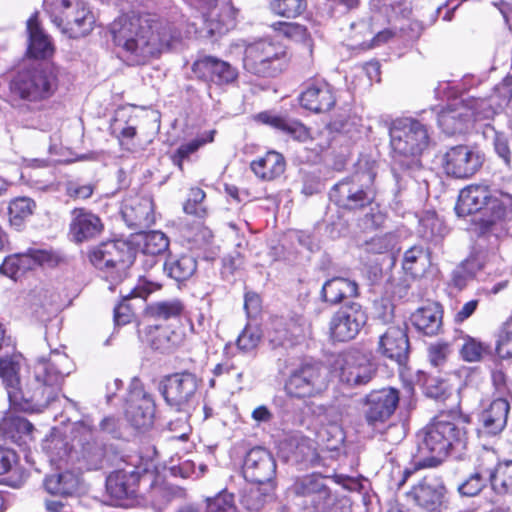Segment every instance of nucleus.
Segmentation results:
<instances>
[{"label":"nucleus","instance_id":"f257e3e1","mask_svg":"<svg viewBox=\"0 0 512 512\" xmlns=\"http://www.w3.org/2000/svg\"><path fill=\"white\" fill-rule=\"evenodd\" d=\"M21 356L13 354L0 358V378L7 391L10 406L15 410L42 412L58 397L64 378L73 368L72 360L63 352L53 350L33 365V375L23 387L19 371Z\"/></svg>","mask_w":512,"mask_h":512},{"label":"nucleus","instance_id":"f03ea898","mask_svg":"<svg viewBox=\"0 0 512 512\" xmlns=\"http://www.w3.org/2000/svg\"><path fill=\"white\" fill-rule=\"evenodd\" d=\"M120 57L129 65H142L169 49L174 38L170 27L155 15L129 11L119 15L109 27Z\"/></svg>","mask_w":512,"mask_h":512},{"label":"nucleus","instance_id":"7ed1b4c3","mask_svg":"<svg viewBox=\"0 0 512 512\" xmlns=\"http://www.w3.org/2000/svg\"><path fill=\"white\" fill-rule=\"evenodd\" d=\"M394 166L393 177L399 190L407 186L412 173L421 169L420 156L431 144L426 124L412 117L398 118L389 128Z\"/></svg>","mask_w":512,"mask_h":512},{"label":"nucleus","instance_id":"20e7f679","mask_svg":"<svg viewBox=\"0 0 512 512\" xmlns=\"http://www.w3.org/2000/svg\"><path fill=\"white\" fill-rule=\"evenodd\" d=\"M421 453L430 454L439 464L447 456L461 459L468 445V435L456 412H441L417 433Z\"/></svg>","mask_w":512,"mask_h":512},{"label":"nucleus","instance_id":"39448f33","mask_svg":"<svg viewBox=\"0 0 512 512\" xmlns=\"http://www.w3.org/2000/svg\"><path fill=\"white\" fill-rule=\"evenodd\" d=\"M136 253V248L129 241L116 239L93 246L88 251V259L108 281L117 284L127 277Z\"/></svg>","mask_w":512,"mask_h":512},{"label":"nucleus","instance_id":"423d86ee","mask_svg":"<svg viewBox=\"0 0 512 512\" xmlns=\"http://www.w3.org/2000/svg\"><path fill=\"white\" fill-rule=\"evenodd\" d=\"M375 177L376 172L372 167L356 170L332 187L329 193L330 200L346 210L364 209L375 199Z\"/></svg>","mask_w":512,"mask_h":512},{"label":"nucleus","instance_id":"0eeeda50","mask_svg":"<svg viewBox=\"0 0 512 512\" xmlns=\"http://www.w3.org/2000/svg\"><path fill=\"white\" fill-rule=\"evenodd\" d=\"M295 503L306 512H349L333 496L326 478L312 473L297 478L290 488Z\"/></svg>","mask_w":512,"mask_h":512},{"label":"nucleus","instance_id":"6e6552de","mask_svg":"<svg viewBox=\"0 0 512 512\" xmlns=\"http://www.w3.org/2000/svg\"><path fill=\"white\" fill-rule=\"evenodd\" d=\"M44 10L52 23L70 38L87 35L95 22L89 7L81 0H44Z\"/></svg>","mask_w":512,"mask_h":512},{"label":"nucleus","instance_id":"1a4fd4ad","mask_svg":"<svg viewBox=\"0 0 512 512\" xmlns=\"http://www.w3.org/2000/svg\"><path fill=\"white\" fill-rule=\"evenodd\" d=\"M96 428L89 416L72 424L70 435L74 446L73 463L82 470H100L108 463L107 451L104 444L95 438Z\"/></svg>","mask_w":512,"mask_h":512},{"label":"nucleus","instance_id":"9d476101","mask_svg":"<svg viewBox=\"0 0 512 512\" xmlns=\"http://www.w3.org/2000/svg\"><path fill=\"white\" fill-rule=\"evenodd\" d=\"M244 47L243 66L251 74L262 77H274L279 74L285 64L284 47L269 38H260L247 43Z\"/></svg>","mask_w":512,"mask_h":512},{"label":"nucleus","instance_id":"9b49d317","mask_svg":"<svg viewBox=\"0 0 512 512\" xmlns=\"http://www.w3.org/2000/svg\"><path fill=\"white\" fill-rule=\"evenodd\" d=\"M57 89V74L50 65L19 72L12 90L21 99L38 102L50 98Z\"/></svg>","mask_w":512,"mask_h":512},{"label":"nucleus","instance_id":"f8f14e48","mask_svg":"<svg viewBox=\"0 0 512 512\" xmlns=\"http://www.w3.org/2000/svg\"><path fill=\"white\" fill-rule=\"evenodd\" d=\"M333 368L339 381L348 387L367 385L377 373V366L371 355L359 349H349L340 353L333 363Z\"/></svg>","mask_w":512,"mask_h":512},{"label":"nucleus","instance_id":"ddd939ff","mask_svg":"<svg viewBox=\"0 0 512 512\" xmlns=\"http://www.w3.org/2000/svg\"><path fill=\"white\" fill-rule=\"evenodd\" d=\"M326 387L327 379L322 364L305 360L291 370L284 389L290 397L302 399L319 395Z\"/></svg>","mask_w":512,"mask_h":512},{"label":"nucleus","instance_id":"4468645a","mask_svg":"<svg viewBox=\"0 0 512 512\" xmlns=\"http://www.w3.org/2000/svg\"><path fill=\"white\" fill-rule=\"evenodd\" d=\"M200 381L189 371L165 376L159 384V391L166 404L177 412L187 411L195 401Z\"/></svg>","mask_w":512,"mask_h":512},{"label":"nucleus","instance_id":"2eb2a0df","mask_svg":"<svg viewBox=\"0 0 512 512\" xmlns=\"http://www.w3.org/2000/svg\"><path fill=\"white\" fill-rule=\"evenodd\" d=\"M153 463L148 459L135 455L130 457V461L112 472L106 479L107 493L115 500H123L134 497L136 488L141 476L150 472Z\"/></svg>","mask_w":512,"mask_h":512},{"label":"nucleus","instance_id":"dca6fc26","mask_svg":"<svg viewBox=\"0 0 512 512\" xmlns=\"http://www.w3.org/2000/svg\"><path fill=\"white\" fill-rule=\"evenodd\" d=\"M400 401L399 391L385 387L370 391L362 400L363 417L368 426L376 429L394 415Z\"/></svg>","mask_w":512,"mask_h":512},{"label":"nucleus","instance_id":"f3484780","mask_svg":"<svg viewBox=\"0 0 512 512\" xmlns=\"http://www.w3.org/2000/svg\"><path fill=\"white\" fill-rule=\"evenodd\" d=\"M367 322L363 307L356 302L341 306L329 322L330 338L336 342H347L356 338Z\"/></svg>","mask_w":512,"mask_h":512},{"label":"nucleus","instance_id":"a211bd4d","mask_svg":"<svg viewBox=\"0 0 512 512\" xmlns=\"http://www.w3.org/2000/svg\"><path fill=\"white\" fill-rule=\"evenodd\" d=\"M276 471V459L268 449L256 446L246 453L242 465V474L245 480L256 485L274 488Z\"/></svg>","mask_w":512,"mask_h":512},{"label":"nucleus","instance_id":"6ab92c4d","mask_svg":"<svg viewBox=\"0 0 512 512\" xmlns=\"http://www.w3.org/2000/svg\"><path fill=\"white\" fill-rule=\"evenodd\" d=\"M483 162L484 155L477 148L468 145L450 147L442 157L445 173L459 179L473 176Z\"/></svg>","mask_w":512,"mask_h":512},{"label":"nucleus","instance_id":"aec40b11","mask_svg":"<svg viewBox=\"0 0 512 512\" xmlns=\"http://www.w3.org/2000/svg\"><path fill=\"white\" fill-rule=\"evenodd\" d=\"M424 512H442L446 509V487L436 476H425L406 494Z\"/></svg>","mask_w":512,"mask_h":512},{"label":"nucleus","instance_id":"412c9836","mask_svg":"<svg viewBox=\"0 0 512 512\" xmlns=\"http://www.w3.org/2000/svg\"><path fill=\"white\" fill-rule=\"evenodd\" d=\"M477 106L483 107L485 110L483 117H489L492 114L490 105L486 100L476 101L473 107H467L462 102H457L449 105L438 114L439 127L447 135L463 133L473 117H481V113L476 110Z\"/></svg>","mask_w":512,"mask_h":512},{"label":"nucleus","instance_id":"4be33fe9","mask_svg":"<svg viewBox=\"0 0 512 512\" xmlns=\"http://www.w3.org/2000/svg\"><path fill=\"white\" fill-rule=\"evenodd\" d=\"M485 206L495 210V218L497 219L505 218L507 215V209L503 207L498 199L491 198L485 187L474 185L467 186L460 191L455 211L458 216L464 217L480 211Z\"/></svg>","mask_w":512,"mask_h":512},{"label":"nucleus","instance_id":"5701e85b","mask_svg":"<svg viewBox=\"0 0 512 512\" xmlns=\"http://www.w3.org/2000/svg\"><path fill=\"white\" fill-rule=\"evenodd\" d=\"M126 413L136 428H146L152 425L155 415V402L139 380L134 379L130 385Z\"/></svg>","mask_w":512,"mask_h":512},{"label":"nucleus","instance_id":"b1692460","mask_svg":"<svg viewBox=\"0 0 512 512\" xmlns=\"http://www.w3.org/2000/svg\"><path fill=\"white\" fill-rule=\"evenodd\" d=\"M510 402L506 398H496L484 405L478 413L477 431L480 435L497 436L507 426Z\"/></svg>","mask_w":512,"mask_h":512},{"label":"nucleus","instance_id":"393cba45","mask_svg":"<svg viewBox=\"0 0 512 512\" xmlns=\"http://www.w3.org/2000/svg\"><path fill=\"white\" fill-rule=\"evenodd\" d=\"M303 108L314 113L329 111L336 103L334 88L324 79H310L299 96Z\"/></svg>","mask_w":512,"mask_h":512},{"label":"nucleus","instance_id":"a878e982","mask_svg":"<svg viewBox=\"0 0 512 512\" xmlns=\"http://www.w3.org/2000/svg\"><path fill=\"white\" fill-rule=\"evenodd\" d=\"M104 230L100 217L84 208H75L71 212L69 236L76 244L98 238Z\"/></svg>","mask_w":512,"mask_h":512},{"label":"nucleus","instance_id":"bb28decb","mask_svg":"<svg viewBox=\"0 0 512 512\" xmlns=\"http://www.w3.org/2000/svg\"><path fill=\"white\" fill-rule=\"evenodd\" d=\"M409 351L410 344L405 327L390 326L379 337L378 352L400 366L408 361Z\"/></svg>","mask_w":512,"mask_h":512},{"label":"nucleus","instance_id":"cd10ccee","mask_svg":"<svg viewBox=\"0 0 512 512\" xmlns=\"http://www.w3.org/2000/svg\"><path fill=\"white\" fill-rule=\"evenodd\" d=\"M121 214L127 226L139 232L155 223L154 204L150 197L125 199Z\"/></svg>","mask_w":512,"mask_h":512},{"label":"nucleus","instance_id":"c85d7f7f","mask_svg":"<svg viewBox=\"0 0 512 512\" xmlns=\"http://www.w3.org/2000/svg\"><path fill=\"white\" fill-rule=\"evenodd\" d=\"M192 69L199 78L217 85L232 83L238 76L234 67L214 56L199 58L194 62Z\"/></svg>","mask_w":512,"mask_h":512},{"label":"nucleus","instance_id":"c756f323","mask_svg":"<svg viewBox=\"0 0 512 512\" xmlns=\"http://www.w3.org/2000/svg\"><path fill=\"white\" fill-rule=\"evenodd\" d=\"M50 260L51 255L48 251L30 248L25 253L7 256L0 266V273L10 278H17L20 273Z\"/></svg>","mask_w":512,"mask_h":512},{"label":"nucleus","instance_id":"7c9ffc66","mask_svg":"<svg viewBox=\"0 0 512 512\" xmlns=\"http://www.w3.org/2000/svg\"><path fill=\"white\" fill-rule=\"evenodd\" d=\"M256 118L259 122L278 129L299 142L311 139L310 130L297 120L267 111L259 113Z\"/></svg>","mask_w":512,"mask_h":512},{"label":"nucleus","instance_id":"2f4dec72","mask_svg":"<svg viewBox=\"0 0 512 512\" xmlns=\"http://www.w3.org/2000/svg\"><path fill=\"white\" fill-rule=\"evenodd\" d=\"M74 446H76V442L70 445L59 431H52L42 443V449L48 456L50 463L59 467L69 461L73 463Z\"/></svg>","mask_w":512,"mask_h":512},{"label":"nucleus","instance_id":"473e14b6","mask_svg":"<svg viewBox=\"0 0 512 512\" xmlns=\"http://www.w3.org/2000/svg\"><path fill=\"white\" fill-rule=\"evenodd\" d=\"M442 309L436 303L417 309L411 315V321L414 327L427 336L437 335L442 328Z\"/></svg>","mask_w":512,"mask_h":512},{"label":"nucleus","instance_id":"72a5a7b5","mask_svg":"<svg viewBox=\"0 0 512 512\" xmlns=\"http://www.w3.org/2000/svg\"><path fill=\"white\" fill-rule=\"evenodd\" d=\"M28 53L34 58H47L53 53V45L49 37L42 31L38 23L37 14L27 21Z\"/></svg>","mask_w":512,"mask_h":512},{"label":"nucleus","instance_id":"f704fd0d","mask_svg":"<svg viewBox=\"0 0 512 512\" xmlns=\"http://www.w3.org/2000/svg\"><path fill=\"white\" fill-rule=\"evenodd\" d=\"M285 167L283 155L276 151H269L263 157L251 162V170L258 178L265 181L274 180L282 175Z\"/></svg>","mask_w":512,"mask_h":512},{"label":"nucleus","instance_id":"c9c22d12","mask_svg":"<svg viewBox=\"0 0 512 512\" xmlns=\"http://www.w3.org/2000/svg\"><path fill=\"white\" fill-rule=\"evenodd\" d=\"M45 490L52 495L71 496L79 487V477L70 470L47 475L43 482Z\"/></svg>","mask_w":512,"mask_h":512},{"label":"nucleus","instance_id":"e433bc0d","mask_svg":"<svg viewBox=\"0 0 512 512\" xmlns=\"http://www.w3.org/2000/svg\"><path fill=\"white\" fill-rule=\"evenodd\" d=\"M321 294L324 301L337 304L344 298L358 296V284L347 278L335 277L324 283Z\"/></svg>","mask_w":512,"mask_h":512},{"label":"nucleus","instance_id":"4c0bfd02","mask_svg":"<svg viewBox=\"0 0 512 512\" xmlns=\"http://www.w3.org/2000/svg\"><path fill=\"white\" fill-rule=\"evenodd\" d=\"M430 265V253L421 244L406 249L402 258V269L413 278L422 276Z\"/></svg>","mask_w":512,"mask_h":512},{"label":"nucleus","instance_id":"58836bf2","mask_svg":"<svg viewBox=\"0 0 512 512\" xmlns=\"http://www.w3.org/2000/svg\"><path fill=\"white\" fill-rule=\"evenodd\" d=\"M197 269V261L192 255H170L164 263V271L177 282L188 280Z\"/></svg>","mask_w":512,"mask_h":512},{"label":"nucleus","instance_id":"ea45409f","mask_svg":"<svg viewBox=\"0 0 512 512\" xmlns=\"http://www.w3.org/2000/svg\"><path fill=\"white\" fill-rule=\"evenodd\" d=\"M36 208L35 202L28 197H19L12 200L8 206L9 222L11 226L20 230L24 222L32 216Z\"/></svg>","mask_w":512,"mask_h":512},{"label":"nucleus","instance_id":"a19ab883","mask_svg":"<svg viewBox=\"0 0 512 512\" xmlns=\"http://www.w3.org/2000/svg\"><path fill=\"white\" fill-rule=\"evenodd\" d=\"M184 310L180 300L159 301L147 307V314L156 321H168L178 319Z\"/></svg>","mask_w":512,"mask_h":512},{"label":"nucleus","instance_id":"79ce46f5","mask_svg":"<svg viewBox=\"0 0 512 512\" xmlns=\"http://www.w3.org/2000/svg\"><path fill=\"white\" fill-rule=\"evenodd\" d=\"M461 339L462 344L459 353L465 362H479L485 356L491 354V346L488 343L482 342L469 335H464Z\"/></svg>","mask_w":512,"mask_h":512},{"label":"nucleus","instance_id":"37998d69","mask_svg":"<svg viewBox=\"0 0 512 512\" xmlns=\"http://www.w3.org/2000/svg\"><path fill=\"white\" fill-rule=\"evenodd\" d=\"M155 334L152 332V327H150L151 334V342L152 346L158 350H170L172 348L177 347L183 341V334L175 329H171L170 327H162L156 325L154 327Z\"/></svg>","mask_w":512,"mask_h":512},{"label":"nucleus","instance_id":"c03bdc74","mask_svg":"<svg viewBox=\"0 0 512 512\" xmlns=\"http://www.w3.org/2000/svg\"><path fill=\"white\" fill-rule=\"evenodd\" d=\"M501 463L494 450L484 448L477 457L474 471L483 476L492 485L498 474V467Z\"/></svg>","mask_w":512,"mask_h":512},{"label":"nucleus","instance_id":"a18cd8bd","mask_svg":"<svg viewBox=\"0 0 512 512\" xmlns=\"http://www.w3.org/2000/svg\"><path fill=\"white\" fill-rule=\"evenodd\" d=\"M215 130L209 131L205 136L198 137L187 143L181 144L175 153L171 156L172 162L180 170H183V161L193 153H195L201 146L210 143L214 140Z\"/></svg>","mask_w":512,"mask_h":512},{"label":"nucleus","instance_id":"49530a36","mask_svg":"<svg viewBox=\"0 0 512 512\" xmlns=\"http://www.w3.org/2000/svg\"><path fill=\"white\" fill-rule=\"evenodd\" d=\"M272 28L289 39L302 42L312 52L311 39L305 26L293 22H276Z\"/></svg>","mask_w":512,"mask_h":512},{"label":"nucleus","instance_id":"de8ad7c7","mask_svg":"<svg viewBox=\"0 0 512 512\" xmlns=\"http://www.w3.org/2000/svg\"><path fill=\"white\" fill-rule=\"evenodd\" d=\"M260 486L250 488L242 496L241 503L249 512H260L273 497L272 490L274 488L266 486L265 492H263Z\"/></svg>","mask_w":512,"mask_h":512},{"label":"nucleus","instance_id":"09e8293b","mask_svg":"<svg viewBox=\"0 0 512 512\" xmlns=\"http://www.w3.org/2000/svg\"><path fill=\"white\" fill-rule=\"evenodd\" d=\"M307 8V0H272L270 9L273 14L284 18H296Z\"/></svg>","mask_w":512,"mask_h":512},{"label":"nucleus","instance_id":"8fccbe9b","mask_svg":"<svg viewBox=\"0 0 512 512\" xmlns=\"http://www.w3.org/2000/svg\"><path fill=\"white\" fill-rule=\"evenodd\" d=\"M169 239L161 231H149L143 236L142 251L148 255H159L168 250Z\"/></svg>","mask_w":512,"mask_h":512},{"label":"nucleus","instance_id":"3c124183","mask_svg":"<svg viewBox=\"0 0 512 512\" xmlns=\"http://www.w3.org/2000/svg\"><path fill=\"white\" fill-rule=\"evenodd\" d=\"M477 269H479V265L475 260L463 261L452 271L451 284L459 290L463 289L468 281L473 279Z\"/></svg>","mask_w":512,"mask_h":512},{"label":"nucleus","instance_id":"603ef678","mask_svg":"<svg viewBox=\"0 0 512 512\" xmlns=\"http://www.w3.org/2000/svg\"><path fill=\"white\" fill-rule=\"evenodd\" d=\"M244 364V357L236 354L233 357L227 358L223 362L217 364L213 369V374L216 377L235 374L238 382H241L244 374Z\"/></svg>","mask_w":512,"mask_h":512},{"label":"nucleus","instance_id":"864d4df0","mask_svg":"<svg viewBox=\"0 0 512 512\" xmlns=\"http://www.w3.org/2000/svg\"><path fill=\"white\" fill-rule=\"evenodd\" d=\"M32 424L25 418L18 416L4 417L0 421V432L6 438H15L16 434L29 433L32 430Z\"/></svg>","mask_w":512,"mask_h":512},{"label":"nucleus","instance_id":"5fc2aeb1","mask_svg":"<svg viewBox=\"0 0 512 512\" xmlns=\"http://www.w3.org/2000/svg\"><path fill=\"white\" fill-rule=\"evenodd\" d=\"M397 244V237L392 233L371 238L364 243V250L368 253L383 254L391 251Z\"/></svg>","mask_w":512,"mask_h":512},{"label":"nucleus","instance_id":"6e6d98bb","mask_svg":"<svg viewBox=\"0 0 512 512\" xmlns=\"http://www.w3.org/2000/svg\"><path fill=\"white\" fill-rule=\"evenodd\" d=\"M492 486L498 493L512 494V460L500 464Z\"/></svg>","mask_w":512,"mask_h":512},{"label":"nucleus","instance_id":"4d7b16f0","mask_svg":"<svg viewBox=\"0 0 512 512\" xmlns=\"http://www.w3.org/2000/svg\"><path fill=\"white\" fill-rule=\"evenodd\" d=\"M205 197L206 194L201 188H191L188 199L183 206L185 213L195 215L197 217H204L206 215V208L203 204Z\"/></svg>","mask_w":512,"mask_h":512},{"label":"nucleus","instance_id":"13d9d810","mask_svg":"<svg viewBox=\"0 0 512 512\" xmlns=\"http://www.w3.org/2000/svg\"><path fill=\"white\" fill-rule=\"evenodd\" d=\"M490 483L483 476L473 471L463 482H461L457 490L462 496L473 497L478 495Z\"/></svg>","mask_w":512,"mask_h":512},{"label":"nucleus","instance_id":"bf43d9fd","mask_svg":"<svg viewBox=\"0 0 512 512\" xmlns=\"http://www.w3.org/2000/svg\"><path fill=\"white\" fill-rule=\"evenodd\" d=\"M261 336L257 328L245 327L237 338V347L242 352L254 351L260 343Z\"/></svg>","mask_w":512,"mask_h":512},{"label":"nucleus","instance_id":"052dcab7","mask_svg":"<svg viewBox=\"0 0 512 512\" xmlns=\"http://www.w3.org/2000/svg\"><path fill=\"white\" fill-rule=\"evenodd\" d=\"M207 512H238L233 495L220 493L207 501Z\"/></svg>","mask_w":512,"mask_h":512},{"label":"nucleus","instance_id":"680f3d73","mask_svg":"<svg viewBox=\"0 0 512 512\" xmlns=\"http://www.w3.org/2000/svg\"><path fill=\"white\" fill-rule=\"evenodd\" d=\"M116 114L110 125L111 134L119 139L122 143L124 139H132L136 135V127L128 124Z\"/></svg>","mask_w":512,"mask_h":512},{"label":"nucleus","instance_id":"e2e57ef3","mask_svg":"<svg viewBox=\"0 0 512 512\" xmlns=\"http://www.w3.org/2000/svg\"><path fill=\"white\" fill-rule=\"evenodd\" d=\"M96 432H95V438L100 435H110L113 438H119L120 437V430H119V419L115 418L114 416H106L104 417L98 424V426H95Z\"/></svg>","mask_w":512,"mask_h":512},{"label":"nucleus","instance_id":"0e129e2a","mask_svg":"<svg viewBox=\"0 0 512 512\" xmlns=\"http://www.w3.org/2000/svg\"><path fill=\"white\" fill-rule=\"evenodd\" d=\"M494 149L497 155L504 161L507 166L511 165L512 152L509 148L506 137L502 134H495Z\"/></svg>","mask_w":512,"mask_h":512},{"label":"nucleus","instance_id":"69168bd1","mask_svg":"<svg viewBox=\"0 0 512 512\" xmlns=\"http://www.w3.org/2000/svg\"><path fill=\"white\" fill-rule=\"evenodd\" d=\"M449 354V345L446 343H437L429 347V359L432 365H442Z\"/></svg>","mask_w":512,"mask_h":512},{"label":"nucleus","instance_id":"338daca9","mask_svg":"<svg viewBox=\"0 0 512 512\" xmlns=\"http://www.w3.org/2000/svg\"><path fill=\"white\" fill-rule=\"evenodd\" d=\"M134 314L130 305L123 301L114 308V322L118 326L126 325L132 321Z\"/></svg>","mask_w":512,"mask_h":512},{"label":"nucleus","instance_id":"774afa93","mask_svg":"<svg viewBox=\"0 0 512 512\" xmlns=\"http://www.w3.org/2000/svg\"><path fill=\"white\" fill-rule=\"evenodd\" d=\"M386 215L378 207L371 208L363 218V225L366 229H377L383 226Z\"/></svg>","mask_w":512,"mask_h":512}]
</instances>
